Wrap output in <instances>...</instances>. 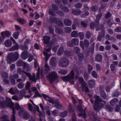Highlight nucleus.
I'll use <instances>...</instances> for the list:
<instances>
[{"mask_svg": "<svg viewBox=\"0 0 121 121\" xmlns=\"http://www.w3.org/2000/svg\"><path fill=\"white\" fill-rule=\"evenodd\" d=\"M4 98L2 97H0V105L3 107H9L11 108H13V114L11 116V119L12 121H16L15 113L16 111L15 108L17 110L21 109V107L17 103L15 104L14 107V104L12 102L11 99L7 98L6 99V102H4ZM22 108H21L22 109Z\"/></svg>", "mask_w": 121, "mask_h": 121, "instance_id": "f257e3e1", "label": "nucleus"}, {"mask_svg": "<svg viewBox=\"0 0 121 121\" xmlns=\"http://www.w3.org/2000/svg\"><path fill=\"white\" fill-rule=\"evenodd\" d=\"M78 71L77 70V68L75 69L72 70L66 76H65L62 77L63 80L65 82H69L71 84H73L74 83V75L75 74L76 75V78H77L78 77L77 74L78 73Z\"/></svg>", "mask_w": 121, "mask_h": 121, "instance_id": "f03ea898", "label": "nucleus"}, {"mask_svg": "<svg viewBox=\"0 0 121 121\" xmlns=\"http://www.w3.org/2000/svg\"><path fill=\"white\" fill-rule=\"evenodd\" d=\"M40 70V67H39L38 69H37L38 72L36 77L35 76V74L34 73H33V75L32 76L30 73L27 72L24 70H23L22 72L25 74L29 78V79L30 80L36 82V81L39 78Z\"/></svg>", "mask_w": 121, "mask_h": 121, "instance_id": "7ed1b4c3", "label": "nucleus"}, {"mask_svg": "<svg viewBox=\"0 0 121 121\" xmlns=\"http://www.w3.org/2000/svg\"><path fill=\"white\" fill-rule=\"evenodd\" d=\"M19 55L17 52L14 54L10 53L7 56V61L8 63L10 64L12 62L16 61L18 58Z\"/></svg>", "mask_w": 121, "mask_h": 121, "instance_id": "20e7f679", "label": "nucleus"}, {"mask_svg": "<svg viewBox=\"0 0 121 121\" xmlns=\"http://www.w3.org/2000/svg\"><path fill=\"white\" fill-rule=\"evenodd\" d=\"M48 77L49 80L51 83L54 82L55 80H57L58 78L57 73L54 71H52L50 73Z\"/></svg>", "mask_w": 121, "mask_h": 121, "instance_id": "39448f33", "label": "nucleus"}, {"mask_svg": "<svg viewBox=\"0 0 121 121\" xmlns=\"http://www.w3.org/2000/svg\"><path fill=\"white\" fill-rule=\"evenodd\" d=\"M80 84L81 85L82 90L84 91L86 93L90 92V91L87 86H86V83L84 81L83 78L82 77H80L79 78Z\"/></svg>", "mask_w": 121, "mask_h": 121, "instance_id": "423d86ee", "label": "nucleus"}, {"mask_svg": "<svg viewBox=\"0 0 121 121\" xmlns=\"http://www.w3.org/2000/svg\"><path fill=\"white\" fill-rule=\"evenodd\" d=\"M18 114L21 117L23 116L24 118L25 119H28L30 117L29 113L25 111L23 108L20 109L18 112Z\"/></svg>", "mask_w": 121, "mask_h": 121, "instance_id": "0eeeda50", "label": "nucleus"}, {"mask_svg": "<svg viewBox=\"0 0 121 121\" xmlns=\"http://www.w3.org/2000/svg\"><path fill=\"white\" fill-rule=\"evenodd\" d=\"M69 64V61L65 57H63L60 60L59 63V65L62 67H67Z\"/></svg>", "mask_w": 121, "mask_h": 121, "instance_id": "6e6552de", "label": "nucleus"}, {"mask_svg": "<svg viewBox=\"0 0 121 121\" xmlns=\"http://www.w3.org/2000/svg\"><path fill=\"white\" fill-rule=\"evenodd\" d=\"M101 9H99V13L96 16V19L95 21V23L96 25L99 24V20H100L102 16V13L101 12Z\"/></svg>", "mask_w": 121, "mask_h": 121, "instance_id": "1a4fd4ad", "label": "nucleus"}, {"mask_svg": "<svg viewBox=\"0 0 121 121\" xmlns=\"http://www.w3.org/2000/svg\"><path fill=\"white\" fill-rule=\"evenodd\" d=\"M104 105V104L101 103H95L94 108L95 110L97 112L102 108Z\"/></svg>", "mask_w": 121, "mask_h": 121, "instance_id": "9d476101", "label": "nucleus"}, {"mask_svg": "<svg viewBox=\"0 0 121 121\" xmlns=\"http://www.w3.org/2000/svg\"><path fill=\"white\" fill-rule=\"evenodd\" d=\"M8 92L11 94L14 95L16 93L19 92L16 87H11L8 91Z\"/></svg>", "mask_w": 121, "mask_h": 121, "instance_id": "9b49d317", "label": "nucleus"}, {"mask_svg": "<svg viewBox=\"0 0 121 121\" xmlns=\"http://www.w3.org/2000/svg\"><path fill=\"white\" fill-rule=\"evenodd\" d=\"M11 32L8 30L3 31L1 32V35L4 39L6 37H9L11 36Z\"/></svg>", "mask_w": 121, "mask_h": 121, "instance_id": "f8f14e48", "label": "nucleus"}, {"mask_svg": "<svg viewBox=\"0 0 121 121\" xmlns=\"http://www.w3.org/2000/svg\"><path fill=\"white\" fill-rule=\"evenodd\" d=\"M42 95L44 99L46 100H48V101L50 103H52V104H54V101L52 99L50 98L48 96L44 94H42Z\"/></svg>", "mask_w": 121, "mask_h": 121, "instance_id": "ddd939ff", "label": "nucleus"}, {"mask_svg": "<svg viewBox=\"0 0 121 121\" xmlns=\"http://www.w3.org/2000/svg\"><path fill=\"white\" fill-rule=\"evenodd\" d=\"M102 56L100 54L98 53L96 54L95 57V61L100 62L102 60Z\"/></svg>", "mask_w": 121, "mask_h": 121, "instance_id": "4468645a", "label": "nucleus"}, {"mask_svg": "<svg viewBox=\"0 0 121 121\" xmlns=\"http://www.w3.org/2000/svg\"><path fill=\"white\" fill-rule=\"evenodd\" d=\"M28 52L26 51H23L21 55V58L23 60L27 58L28 56Z\"/></svg>", "mask_w": 121, "mask_h": 121, "instance_id": "2eb2a0df", "label": "nucleus"}, {"mask_svg": "<svg viewBox=\"0 0 121 121\" xmlns=\"http://www.w3.org/2000/svg\"><path fill=\"white\" fill-rule=\"evenodd\" d=\"M95 103H99L100 102H102L104 104H105L106 102L105 101L101 99L97 95L95 96Z\"/></svg>", "mask_w": 121, "mask_h": 121, "instance_id": "dca6fc26", "label": "nucleus"}, {"mask_svg": "<svg viewBox=\"0 0 121 121\" xmlns=\"http://www.w3.org/2000/svg\"><path fill=\"white\" fill-rule=\"evenodd\" d=\"M50 37L47 36H44L43 37V42L45 44H48L50 41Z\"/></svg>", "mask_w": 121, "mask_h": 121, "instance_id": "f3484780", "label": "nucleus"}, {"mask_svg": "<svg viewBox=\"0 0 121 121\" xmlns=\"http://www.w3.org/2000/svg\"><path fill=\"white\" fill-rule=\"evenodd\" d=\"M72 13L74 15H78L81 13V12L79 9H74L72 10Z\"/></svg>", "mask_w": 121, "mask_h": 121, "instance_id": "a211bd4d", "label": "nucleus"}, {"mask_svg": "<svg viewBox=\"0 0 121 121\" xmlns=\"http://www.w3.org/2000/svg\"><path fill=\"white\" fill-rule=\"evenodd\" d=\"M13 43L15 44V45L9 49V50L10 51H13L17 50L18 49L19 45L18 44L16 43Z\"/></svg>", "mask_w": 121, "mask_h": 121, "instance_id": "6ab92c4d", "label": "nucleus"}, {"mask_svg": "<svg viewBox=\"0 0 121 121\" xmlns=\"http://www.w3.org/2000/svg\"><path fill=\"white\" fill-rule=\"evenodd\" d=\"M64 22L65 24L67 26H69L72 24L71 20L67 18H65L64 20Z\"/></svg>", "mask_w": 121, "mask_h": 121, "instance_id": "aec40b11", "label": "nucleus"}, {"mask_svg": "<svg viewBox=\"0 0 121 121\" xmlns=\"http://www.w3.org/2000/svg\"><path fill=\"white\" fill-rule=\"evenodd\" d=\"M50 63L51 65L52 66H55L56 65V59L54 57H52Z\"/></svg>", "mask_w": 121, "mask_h": 121, "instance_id": "412c9836", "label": "nucleus"}, {"mask_svg": "<svg viewBox=\"0 0 121 121\" xmlns=\"http://www.w3.org/2000/svg\"><path fill=\"white\" fill-rule=\"evenodd\" d=\"M105 38L107 40H109L112 41L113 42L116 40L115 38L113 36L110 37V36L108 34L106 35Z\"/></svg>", "mask_w": 121, "mask_h": 121, "instance_id": "4be33fe9", "label": "nucleus"}, {"mask_svg": "<svg viewBox=\"0 0 121 121\" xmlns=\"http://www.w3.org/2000/svg\"><path fill=\"white\" fill-rule=\"evenodd\" d=\"M60 8L62 10L65 12H68L69 11V10L68 8L62 4H61Z\"/></svg>", "mask_w": 121, "mask_h": 121, "instance_id": "5701e85b", "label": "nucleus"}, {"mask_svg": "<svg viewBox=\"0 0 121 121\" xmlns=\"http://www.w3.org/2000/svg\"><path fill=\"white\" fill-rule=\"evenodd\" d=\"M12 44V42L9 39L7 40L5 42V45L6 47H10L11 46Z\"/></svg>", "mask_w": 121, "mask_h": 121, "instance_id": "b1692460", "label": "nucleus"}, {"mask_svg": "<svg viewBox=\"0 0 121 121\" xmlns=\"http://www.w3.org/2000/svg\"><path fill=\"white\" fill-rule=\"evenodd\" d=\"M72 43L76 45H77L79 44V40L78 38H73L71 40Z\"/></svg>", "mask_w": 121, "mask_h": 121, "instance_id": "393cba45", "label": "nucleus"}, {"mask_svg": "<svg viewBox=\"0 0 121 121\" xmlns=\"http://www.w3.org/2000/svg\"><path fill=\"white\" fill-rule=\"evenodd\" d=\"M59 73L63 75L66 74L68 73L67 71L65 69H61L58 71Z\"/></svg>", "mask_w": 121, "mask_h": 121, "instance_id": "a878e982", "label": "nucleus"}, {"mask_svg": "<svg viewBox=\"0 0 121 121\" xmlns=\"http://www.w3.org/2000/svg\"><path fill=\"white\" fill-rule=\"evenodd\" d=\"M64 51L63 47L62 46L60 47L57 52L58 55L59 56L61 55L63 53Z\"/></svg>", "mask_w": 121, "mask_h": 121, "instance_id": "bb28decb", "label": "nucleus"}, {"mask_svg": "<svg viewBox=\"0 0 121 121\" xmlns=\"http://www.w3.org/2000/svg\"><path fill=\"white\" fill-rule=\"evenodd\" d=\"M17 66L19 67L22 66L24 63V62L21 59H19L16 62Z\"/></svg>", "mask_w": 121, "mask_h": 121, "instance_id": "cd10ccee", "label": "nucleus"}, {"mask_svg": "<svg viewBox=\"0 0 121 121\" xmlns=\"http://www.w3.org/2000/svg\"><path fill=\"white\" fill-rule=\"evenodd\" d=\"M78 33L76 31H73L71 34V36L73 37H76L78 36Z\"/></svg>", "mask_w": 121, "mask_h": 121, "instance_id": "c85d7f7f", "label": "nucleus"}, {"mask_svg": "<svg viewBox=\"0 0 121 121\" xmlns=\"http://www.w3.org/2000/svg\"><path fill=\"white\" fill-rule=\"evenodd\" d=\"M26 89H23L20 91V94L19 95L20 97L22 98L26 94Z\"/></svg>", "mask_w": 121, "mask_h": 121, "instance_id": "c756f323", "label": "nucleus"}, {"mask_svg": "<svg viewBox=\"0 0 121 121\" xmlns=\"http://www.w3.org/2000/svg\"><path fill=\"white\" fill-rule=\"evenodd\" d=\"M105 108L106 110L109 112H111L113 110V109L111 106L109 105H106Z\"/></svg>", "mask_w": 121, "mask_h": 121, "instance_id": "7c9ffc66", "label": "nucleus"}, {"mask_svg": "<svg viewBox=\"0 0 121 121\" xmlns=\"http://www.w3.org/2000/svg\"><path fill=\"white\" fill-rule=\"evenodd\" d=\"M20 48L22 50H25V51H27L28 50L27 46L25 44L21 45Z\"/></svg>", "mask_w": 121, "mask_h": 121, "instance_id": "2f4dec72", "label": "nucleus"}, {"mask_svg": "<svg viewBox=\"0 0 121 121\" xmlns=\"http://www.w3.org/2000/svg\"><path fill=\"white\" fill-rule=\"evenodd\" d=\"M55 23L57 24L58 26L62 27L63 26V22L60 20H57L55 22Z\"/></svg>", "mask_w": 121, "mask_h": 121, "instance_id": "473e14b6", "label": "nucleus"}, {"mask_svg": "<svg viewBox=\"0 0 121 121\" xmlns=\"http://www.w3.org/2000/svg\"><path fill=\"white\" fill-rule=\"evenodd\" d=\"M89 84L91 87H93L95 85V82L93 80H89L88 81Z\"/></svg>", "mask_w": 121, "mask_h": 121, "instance_id": "72a5a7b5", "label": "nucleus"}, {"mask_svg": "<svg viewBox=\"0 0 121 121\" xmlns=\"http://www.w3.org/2000/svg\"><path fill=\"white\" fill-rule=\"evenodd\" d=\"M78 58L80 61H82L84 59V56L82 53L81 52L78 54Z\"/></svg>", "mask_w": 121, "mask_h": 121, "instance_id": "f704fd0d", "label": "nucleus"}, {"mask_svg": "<svg viewBox=\"0 0 121 121\" xmlns=\"http://www.w3.org/2000/svg\"><path fill=\"white\" fill-rule=\"evenodd\" d=\"M100 96L104 99H105L107 97L106 94L104 91H102L100 92Z\"/></svg>", "mask_w": 121, "mask_h": 121, "instance_id": "c9c22d12", "label": "nucleus"}, {"mask_svg": "<svg viewBox=\"0 0 121 121\" xmlns=\"http://www.w3.org/2000/svg\"><path fill=\"white\" fill-rule=\"evenodd\" d=\"M1 77L4 78H8L9 77L8 74L6 72H3L2 74Z\"/></svg>", "mask_w": 121, "mask_h": 121, "instance_id": "e433bc0d", "label": "nucleus"}, {"mask_svg": "<svg viewBox=\"0 0 121 121\" xmlns=\"http://www.w3.org/2000/svg\"><path fill=\"white\" fill-rule=\"evenodd\" d=\"M55 32L56 33L61 34L62 33L63 30L61 28H57L55 29Z\"/></svg>", "mask_w": 121, "mask_h": 121, "instance_id": "4c0bfd02", "label": "nucleus"}, {"mask_svg": "<svg viewBox=\"0 0 121 121\" xmlns=\"http://www.w3.org/2000/svg\"><path fill=\"white\" fill-rule=\"evenodd\" d=\"M44 70L46 73L48 72L50 70V67L47 63H45V65Z\"/></svg>", "mask_w": 121, "mask_h": 121, "instance_id": "58836bf2", "label": "nucleus"}, {"mask_svg": "<svg viewBox=\"0 0 121 121\" xmlns=\"http://www.w3.org/2000/svg\"><path fill=\"white\" fill-rule=\"evenodd\" d=\"M50 22L52 23L56 22L57 20V18L53 16H51L49 18Z\"/></svg>", "mask_w": 121, "mask_h": 121, "instance_id": "ea45409f", "label": "nucleus"}, {"mask_svg": "<svg viewBox=\"0 0 121 121\" xmlns=\"http://www.w3.org/2000/svg\"><path fill=\"white\" fill-rule=\"evenodd\" d=\"M118 101V99L117 98H114L112 99L110 101L111 104L112 105H113L115 103H116Z\"/></svg>", "mask_w": 121, "mask_h": 121, "instance_id": "a19ab883", "label": "nucleus"}, {"mask_svg": "<svg viewBox=\"0 0 121 121\" xmlns=\"http://www.w3.org/2000/svg\"><path fill=\"white\" fill-rule=\"evenodd\" d=\"M17 20L19 22L22 24H24L25 22L24 19L20 17L18 18L17 19Z\"/></svg>", "mask_w": 121, "mask_h": 121, "instance_id": "79ce46f5", "label": "nucleus"}, {"mask_svg": "<svg viewBox=\"0 0 121 121\" xmlns=\"http://www.w3.org/2000/svg\"><path fill=\"white\" fill-rule=\"evenodd\" d=\"M59 113L58 110L55 109L52 111V114L53 116H56Z\"/></svg>", "mask_w": 121, "mask_h": 121, "instance_id": "37998d69", "label": "nucleus"}, {"mask_svg": "<svg viewBox=\"0 0 121 121\" xmlns=\"http://www.w3.org/2000/svg\"><path fill=\"white\" fill-rule=\"evenodd\" d=\"M67 114V112L66 111H65L64 112L60 113V114L61 117H64L66 116Z\"/></svg>", "mask_w": 121, "mask_h": 121, "instance_id": "c03bdc74", "label": "nucleus"}, {"mask_svg": "<svg viewBox=\"0 0 121 121\" xmlns=\"http://www.w3.org/2000/svg\"><path fill=\"white\" fill-rule=\"evenodd\" d=\"M8 117L7 115L3 116L1 117V119H2V121H10L8 119Z\"/></svg>", "mask_w": 121, "mask_h": 121, "instance_id": "a18cd8bd", "label": "nucleus"}, {"mask_svg": "<svg viewBox=\"0 0 121 121\" xmlns=\"http://www.w3.org/2000/svg\"><path fill=\"white\" fill-rule=\"evenodd\" d=\"M30 86V84L29 82H27L26 83V89H28L29 92H31V91H30V89L29 88Z\"/></svg>", "mask_w": 121, "mask_h": 121, "instance_id": "49530a36", "label": "nucleus"}, {"mask_svg": "<svg viewBox=\"0 0 121 121\" xmlns=\"http://www.w3.org/2000/svg\"><path fill=\"white\" fill-rule=\"evenodd\" d=\"M24 84L22 82L19 83L17 85V87L19 89H22L23 88Z\"/></svg>", "mask_w": 121, "mask_h": 121, "instance_id": "de8ad7c7", "label": "nucleus"}, {"mask_svg": "<svg viewBox=\"0 0 121 121\" xmlns=\"http://www.w3.org/2000/svg\"><path fill=\"white\" fill-rule=\"evenodd\" d=\"M98 25H95V23H94L93 22H91L90 24V28L91 29H93L95 27L98 26Z\"/></svg>", "mask_w": 121, "mask_h": 121, "instance_id": "09e8293b", "label": "nucleus"}, {"mask_svg": "<svg viewBox=\"0 0 121 121\" xmlns=\"http://www.w3.org/2000/svg\"><path fill=\"white\" fill-rule=\"evenodd\" d=\"M78 35L81 40H82L84 39V35L83 33L80 32L78 33Z\"/></svg>", "mask_w": 121, "mask_h": 121, "instance_id": "8fccbe9b", "label": "nucleus"}, {"mask_svg": "<svg viewBox=\"0 0 121 121\" xmlns=\"http://www.w3.org/2000/svg\"><path fill=\"white\" fill-rule=\"evenodd\" d=\"M112 14L109 12H108L105 14V18L108 19L110 18Z\"/></svg>", "mask_w": 121, "mask_h": 121, "instance_id": "3c124183", "label": "nucleus"}, {"mask_svg": "<svg viewBox=\"0 0 121 121\" xmlns=\"http://www.w3.org/2000/svg\"><path fill=\"white\" fill-rule=\"evenodd\" d=\"M65 31L67 33H70L71 31V28L68 27H66L64 29Z\"/></svg>", "mask_w": 121, "mask_h": 121, "instance_id": "603ef678", "label": "nucleus"}, {"mask_svg": "<svg viewBox=\"0 0 121 121\" xmlns=\"http://www.w3.org/2000/svg\"><path fill=\"white\" fill-rule=\"evenodd\" d=\"M39 113V116L40 117L39 121H42V120L41 117H43L44 115V113L43 112H41L40 111V112H38Z\"/></svg>", "mask_w": 121, "mask_h": 121, "instance_id": "864d4df0", "label": "nucleus"}, {"mask_svg": "<svg viewBox=\"0 0 121 121\" xmlns=\"http://www.w3.org/2000/svg\"><path fill=\"white\" fill-rule=\"evenodd\" d=\"M96 29V31L99 30H101L104 27V26L103 25L101 24L100 26L99 25V24Z\"/></svg>", "mask_w": 121, "mask_h": 121, "instance_id": "5fc2aeb1", "label": "nucleus"}, {"mask_svg": "<svg viewBox=\"0 0 121 121\" xmlns=\"http://www.w3.org/2000/svg\"><path fill=\"white\" fill-rule=\"evenodd\" d=\"M19 35V32L18 31L15 32L13 34V36L15 39H17L18 38Z\"/></svg>", "mask_w": 121, "mask_h": 121, "instance_id": "6e6d98bb", "label": "nucleus"}, {"mask_svg": "<svg viewBox=\"0 0 121 121\" xmlns=\"http://www.w3.org/2000/svg\"><path fill=\"white\" fill-rule=\"evenodd\" d=\"M114 31L117 32H121V27L120 26L117 27L115 29Z\"/></svg>", "mask_w": 121, "mask_h": 121, "instance_id": "4d7b16f0", "label": "nucleus"}, {"mask_svg": "<svg viewBox=\"0 0 121 121\" xmlns=\"http://www.w3.org/2000/svg\"><path fill=\"white\" fill-rule=\"evenodd\" d=\"M52 6L53 11H56L58 10V8L56 5L53 4L52 5Z\"/></svg>", "mask_w": 121, "mask_h": 121, "instance_id": "13d9d810", "label": "nucleus"}, {"mask_svg": "<svg viewBox=\"0 0 121 121\" xmlns=\"http://www.w3.org/2000/svg\"><path fill=\"white\" fill-rule=\"evenodd\" d=\"M86 37L87 39H89L91 37V34L90 32L87 31L86 33Z\"/></svg>", "mask_w": 121, "mask_h": 121, "instance_id": "bf43d9fd", "label": "nucleus"}, {"mask_svg": "<svg viewBox=\"0 0 121 121\" xmlns=\"http://www.w3.org/2000/svg\"><path fill=\"white\" fill-rule=\"evenodd\" d=\"M81 26L82 27H85L87 25V24L84 22L83 21L81 22Z\"/></svg>", "mask_w": 121, "mask_h": 121, "instance_id": "052dcab7", "label": "nucleus"}, {"mask_svg": "<svg viewBox=\"0 0 121 121\" xmlns=\"http://www.w3.org/2000/svg\"><path fill=\"white\" fill-rule=\"evenodd\" d=\"M10 77L13 78H15L16 79H17L19 77V76L18 74H14L13 75H10Z\"/></svg>", "mask_w": 121, "mask_h": 121, "instance_id": "680f3d73", "label": "nucleus"}, {"mask_svg": "<svg viewBox=\"0 0 121 121\" xmlns=\"http://www.w3.org/2000/svg\"><path fill=\"white\" fill-rule=\"evenodd\" d=\"M98 9L96 5H94L91 8V10L93 12H95Z\"/></svg>", "mask_w": 121, "mask_h": 121, "instance_id": "e2e57ef3", "label": "nucleus"}, {"mask_svg": "<svg viewBox=\"0 0 121 121\" xmlns=\"http://www.w3.org/2000/svg\"><path fill=\"white\" fill-rule=\"evenodd\" d=\"M76 119L75 113L73 112V113L72 115V121H76Z\"/></svg>", "mask_w": 121, "mask_h": 121, "instance_id": "0e129e2a", "label": "nucleus"}, {"mask_svg": "<svg viewBox=\"0 0 121 121\" xmlns=\"http://www.w3.org/2000/svg\"><path fill=\"white\" fill-rule=\"evenodd\" d=\"M112 56L114 60H118V57L117 55L113 54L112 55Z\"/></svg>", "mask_w": 121, "mask_h": 121, "instance_id": "69168bd1", "label": "nucleus"}, {"mask_svg": "<svg viewBox=\"0 0 121 121\" xmlns=\"http://www.w3.org/2000/svg\"><path fill=\"white\" fill-rule=\"evenodd\" d=\"M115 20L121 26V22L119 18H117L115 19Z\"/></svg>", "mask_w": 121, "mask_h": 121, "instance_id": "338daca9", "label": "nucleus"}, {"mask_svg": "<svg viewBox=\"0 0 121 121\" xmlns=\"http://www.w3.org/2000/svg\"><path fill=\"white\" fill-rule=\"evenodd\" d=\"M92 77L94 78H96L97 77V74L96 73L95 71H93L92 73Z\"/></svg>", "mask_w": 121, "mask_h": 121, "instance_id": "774afa93", "label": "nucleus"}]
</instances>
